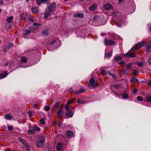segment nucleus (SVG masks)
<instances>
[{
  "instance_id": "13",
  "label": "nucleus",
  "mask_w": 151,
  "mask_h": 151,
  "mask_svg": "<svg viewBox=\"0 0 151 151\" xmlns=\"http://www.w3.org/2000/svg\"><path fill=\"white\" fill-rule=\"evenodd\" d=\"M31 33L30 30L26 29L24 31L23 36L24 37H27L28 35Z\"/></svg>"
},
{
  "instance_id": "64",
  "label": "nucleus",
  "mask_w": 151,
  "mask_h": 151,
  "mask_svg": "<svg viewBox=\"0 0 151 151\" xmlns=\"http://www.w3.org/2000/svg\"><path fill=\"white\" fill-rule=\"evenodd\" d=\"M33 25L34 26H37L39 25V24L37 23H34L33 24Z\"/></svg>"
},
{
  "instance_id": "54",
  "label": "nucleus",
  "mask_w": 151,
  "mask_h": 151,
  "mask_svg": "<svg viewBox=\"0 0 151 151\" xmlns=\"http://www.w3.org/2000/svg\"><path fill=\"white\" fill-rule=\"evenodd\" d=\"M121 72L123 74H125L127 72L126 71L125 69H123L121 71Z\"/></svg>"
},
{
  "instance_id": "46",
  "label": "nucleus",
  "mask_w": 151,
  "mask_h": 151,
  "mask_svg": "<svg viewBox=\"0 0 151 151\" xmlns=\"http://www.w3.org/2000/svg\"><path fill=\"white\" fill-rule=\"evenodd\" d=\"M60 102L59 101H58L56 102L54 106V107L56 108H58L59 107V104H60Z\"/></svg>"
},
{
  "instance_id": "58",
  "label": "nucleus",
  "mask_w": 151,
  "mask_h": 151,
  "mask_svg": "<svg viewBox=\"0 0 151 151\" xmlns=\"http://www.w3.org/2000/svg\"><path fill=\"white\" fill-rule=\"evenodd\" d=\"M49 0H42V3L45 4Z\"/></svg>"
},
{
  "instance_id": "35",
  "label": "nucleus",
  "mask_w": 151,
  "mask_h": 151,
  "mask_svg": "<svg viewBox=\"0 0 151 151\" xmlns=\"http://www.w3.org/2000/svg\"><path fill=\"white\" fill-rule=\"evenodd\" d=\"M94 81L95 79L94 77H92L91 78L89 81V83H90V85L92 83H93L94 82Z\"/></svg>"
},
{
  "instance_id": "60",
  "label": "nucleus",
  "mask_w": 151,
  "mask_h": 151,
  "mask_svg": "<svg viewBox=\"0 0 151 151\" xmlns=\"http://www.w3.org/2000/svg\"><path fill=\"white\" fill-rule=\"evenodd\" d=\"M133 92L135 94L137 92V90L136 89H135L133 90Z\"/></svg>"
},
{
  "instance_id": "63",
  "label": "nucleus",
  "mask_w": 151,
  "mask_h": 151,
  "mask_svg": "<svg viewBox=\"0 0 151 151\" xmlns=\"http://www.w3.org/2000/svg\"><path fill=\"white\" fill-rule=\"evenodd\" d=\"M148 63L151 65V58H150L149 60H148Z\"/></svg>"
},
{
  "instance_id": "3",
  "label": "nucleus",
  "mask_w": 151,
  "mask_h": 151,
  "mask_svg": "<svg viewBox=\"0 0 151 151\" xmlns=\"http://www.w3.org/2000/svg\"><path fill=\"white\" fill-rule=\"evenodd\" d=\"M135 50L134 49H132V48L130 51L124 55V56H128L129 58L135 57H136V54L132 52V51Z\"/></svg>"
},
{
  "instance_id": "8",
  "label": "nucleus",
  "mask_w": 151,
  "mask_h": 151,
  "mask_svg": "<svg viewBox=\"0 0 151 151\" xmlns=\"http://www.w3.org/2000/svg\"><path fill=\"white\" fill-rule=\"evenodd\" d=\"M56 3L55 2H53L51 3L50 5L49 6L48 9L52 11L55 10L56 8Z\"/></svg>"
},
{
  "instance_id": "31",
  "label": "nucleus",
  "mask_w": 151,
  "mask_h": 151,
  "mask_svg": "<svg viewBox=\"0 0 151 151\" xmlns=\"http://www.w3.org/2000/svg\"><path fill=\"white\" fill-rule=\"evenodd\" d=\"M99 85V83L96 82H94L91 85L93 87L95 88L97 86Z\"/></svg>"
},
{
  "instance_id": "34",
  "label": "nucleus",
  "mask_w": 151,
  "mask_h": 151,
  "mask_svg": "<svg viewBox=\"0 0 151 151\" xmlns=\"http://www.w3.org/2000/svg\"><path fill=\"white\" fill-rule=\"evenodd\" d=\"M34 131H39L40 130V128L38 126H35L34 127Z\"/></svg>"
},
{
  "instance_id": "55",
  "label": "nucleus",
  "mask_w": 151,
  "mask_h": 151,
  "mask_svg": "<svg viewBox=\"0 0 151 151\" xmlns=\"http://www.w3.org/2000/svg\"><path fill=\"white\" fill-rule=\"evenodd\" d=\"M13 45V43H9V45L8 47V48H10L12 47Z\"/></svg>"
},
{
  "instance_id": "18",
  "label": "nucleus",
  "mask_w": 151,
  "mask_h": 151,
  "mask_svg": "<svg viewBox=\"0 0 151 151\" xmlns=\"http://www.w3.org/2000/svg\"><path fill=\"white\" fill-rule=\"evenodd\" d=\"M100 19V17L98 15L95 16L93 18V22L99 21Z\"/></svg>"
},
{
  "instance_id": "32",
  "label": "nucleus",
  "mask_w": 151,
  "mask_h": 151,
  "mask_svg": "<svg viewBox=\"0 0 151 151\" xmlns=\"http://www.w3.org/2000/svg\"><path fill=\"white\" fill-rule=\"evenodd\" d=\"M7 72H6L4 73H3L2 74H1L2 76V78H4L5 77H6L8 75L7 74Z\"/></svg>"
},
{
  "instance_id": "5",
  "label": "nucleus",
  "mask_w": 151,
  "mask_h": 151,
  "mask_svg": "<svg viewBox=\"0 0 151 151\" xmlns=\"http://www.w3.org/2000/svg\"><path fill=\"white\" fill-rule=\"evenodd\" d=\"M104 43L106 45H113L114 44V42L112 40H107L106 39L104 40Z\"/></svg>"
},
{
  "instance_id": "61",
  "label": "nucleus",
  "mask_w": 151,
  "mask_h": 151,
  "mask_svg": "<svg viewBox=\"0 0 151 151\" xmlns=\"http://www.w3.org/2000/svg\"><path fill=\"white\" fill-rule=\"evenodd\" d=\"M113 73H111L109 71L107 72V74H109V76H111Z\"/></svg>"
},
{
  "instance_id": "27",
  "label": "nucleus",
  "mask_w": 151,
  "mask_h": 151,
  "mask_svg": "<svg viewBox=\"0 0 151 151\" xmlns=\"http://www.w3.org/2000/svg\"><path fill=\"white\" fill-rule=\"evenodd\" d=\"M21 62L24 63H26L27 62V60L26 57H22L21 59Z\"/></svg>"
},
{
  "instance_id": "10",
  "label": "nucleus",
  "mask_w": 151,
  "mask_h": 151,
  "mask_svg": "<svg viewBox=\"0 0 151 151\" xmlns=\"http://www.w3.org/2000/svg\"><path fill=\"white\" fill-rule=\"evenodd\" d=\"M57 147L58 151H60L63 149V145L62 143L58 142V143Z\"/></svg>"
},
{
  "instance_id": "37",
  "label": "nucleus",
  "mask_w": 151,
  "mask_h": 151,
  "mask_svg": "<svg viewBox=\"0 0 151 151\" xmlns=\"http://www.w3.org/2000/svg\"><path fill=\"white\" fill-rule=\"evenodd\" d=\"M146 100L148 102H151V96H147L146 97Z\"/></svg>"
},
{
  "instance_id": "22",
  "label": "nucleus",
  "mask_w": 151,
  "mask_h": 151,
  "mask_svg": "<svg viewBox=\"0 0 151 151\" xmlns=\"http://www.w3.org/2000/svg\"><path fill=\"white\" fill-rule=\"evenodd\" d=\"M25 143L23 145L25 147L27 151H29L30 148L29 145L27 142Z\"/></svg>"
},
{
  "instance_id": "43",
  "label": "nucleus",
  "mask_w": 151,
  "mask_h": 151,
  "mask_svg": "<svg viewBox=\"0 0 151 151\" xmlns=\"http://www.w3.org/2000/svg\"><path fill=\"white\" fill-rule=\"evenodd\" d=\"M50 109V107L49 106H47L45 107V110L46 111H49Z\"/></svg>"
},
{
  "instance_id": "51",
  "label": "nucleus",
  "mask_w": 151,
  "mask_h": 151,
  "mask_svg": "<svg viewBox=\"0 0 151 151\" xmlns=\"http://www.w3.org/2000/svg\"><path fill=\"white\" fill-rule=\"evenodd\" d=\"M69 91L72 94L76 93V91L74 92L72 88H71L69 89Z\"/></svg>"
},
{
  "instance_id": "6",
  "label": "nucleus",
  "mask_w": 151,
  "mask_h": 151,
  "mask_svg": "<svg viewBox=\"0 0 151 151\" xmlns=\"http://www.w3.org/2000/svg\"><path fill=\"white\" fill-rule=\"evenodd\" d=\"M52 12L48 8L47 9L44 14V17L45 19L49 17L50 16L51 12Z\"/></svg>"
},
{
  "instance_id": "16",
  "label": "nucleus",
  "mask_w": 151,
  "mask_h": 151,
  "mask_svg": "<svg viewBox=\"0 0 151 151\" xmlns=\"http://www.w3.org/2000/svg\"><path fill=\"white\" fill-rule=\"evenodd\" d=\"M73 132L71 131H67L66 133V137L68 138H70L73 136Z\"/></svg>"
},
{
  "instance_id": "17",
  "label": "nucleus",
  "mask_w": 151,
  "mask_h": 151,
  "mask_svg": "<svg viewBox=\"0 0 151 151\" xmlns=\"http://www.w3.org/2000/svg\"><path fill=\"white\" fill-rule=\"evenodd\" d=\"M27 14L24 13L20 15V17L22 20H24L27 18Z\"/></svg>"
},
{
  "instance_id": "59",
  "label": "nucleus",
  "mask_w": 151,
  "mask_h": 151,
  "mask_svg": "<svg viewBox=\"0 0 151 151\" xmlns=\"http://www.w3.org/2000/svg\"><path fill=\"white\" fill-rule=\"evenodd\" d=\"M28 116L29 117H31L32 116V114L30 112H28Z\"/></svg>"
},
{
  "instance_id": "56",
  "label": "nucleus",
  "mask_w": 151,
  "mask_h": 151,
  "mask_svg": "<svg viewBox=\"0 0 151 151\" xmlns=\"http://www.w3.org/2000/svg\"><path fill=\"white\" fill-rule=\"evenodd\" d=\"M38 106V105L37 104H33L32 105V106L34 108H36Z\"/></svg>"
},
{
  "instance_id": "23",
  "label": "nucleus",
  "mask_w": 151,
  "mask_h": 151,
  "mask_svg": "<svg viewBox=\"0 0 151 151\" xmlns=\"http://www.w3.org/2000/svg\"><path fill=\"white\" fill-rule=\"evenodd\" d=\"M146 51L147 52H151V44H150L147 45Z\"/></svg>"
},
{
  "instance_id": "48",
  "label": "nucleus",
  "mask_w": 151,
  "mask_h": 151,
  "mask_svg": "<svg viewBox=\"0 0 151 151\" xmlns=\"http://www.w3.org/2000/svg\"><path fill=\"white\" fill-rule=\"evenodd\" d=\"M8 129L10 131H12L14 129V127L11 126H8Z\"/></svg>"
},
{
  "instance_id": "29",
  "label": "nucleus",
  "mask_w": 151,
  "mask_h": 151,
  "mask_svg": "<svg viewBox=\"0 0 151 151\" xmlns=\"http://www.w3.org/2000/svg\"><path fill=\"white\" fill-rule=\"evenodd\" d=\"M31 11L32 13H35L37 12L38 11L36 7H33L31 9Z\"/></svg>"
},
{
  "instance_id": "7",
  "label": "nucleus",
  "mask_w": 151,
  "mask_h": 151,
  "mask_svg": "<svg viewBox=\"0 0 151 151\" xmlns=\"http://www.w3.org/2000/svg\"><path fill=\"white\" fill-rule=\"evenodd\" d=\"M112 7V6L110 4L106 3L103 6L104 9L106 10H111Z\"/></svg>"
},
{
  "instance_id": "36",
  "label": "nucleus",
  "mask_w": 151,
  "mask_h": 151,
  "mask_svg": "<svg viewBox=\"0 0 151 151\" xmlns=\"http://www.w3.org/2000/svg\"><path fill=\"white\" fill-rule=\"evenodd\" d=\"M57 41H58V40L56 39L52 40V41L50 42V44L51 45L56 44L57 43L56 42Z\"/></svg>"
},
{
  "instance_id": "40",
  "label": "nucleus",
  "mask_w": 151,
  "mask_h": 151,
  "mask_svg": "<svg viewBox=\"0 0 151 151\" xmlns=\"http://www.w3.org/2000/svg\"><path fill=\"white\" fill-rule=\"evenodd\" d=\"M122 59V58L120 56H117V57H116L115 59V61H117L119 60H121Z\"/></svg>"
},
{
  "instance_id": "49",
  "label": "nucleus",
  "mask_w": 151,
  "mask_h": 151,
  "mask_svg": "<svg viewBox=\"0 0 151 151\" xmlns=\"http://www.w3.org/2000/svg\"><path fill=\"white\" fill-rule=\"evenodd\" d=\"M111 76H112V78L114 79H116L117 77V75L114 73H112Z\"/></svg>"
},
{
  "instance_id": "24",
  "label": "nucleus",
  "mask_w": 151,
  "mask_h": 151,
  "mask_svg": "<svg viewBox=\"0 0 151 151\" xmlns=\"http://www.w3.org/2000/svg\"><path fill=\"white\" fill-rule=\"evenodd\" d=\"M12 65H13V63H12L9 62H8V63L5 64L4 65V66H7L9 65L10 67L9 68V70H10L12 69V68L11 67V66H12Z\"/></svg>"
},
{
  "instance_id": "2",
  "label": "nucleus",
  "mask_w": 151,
  "mask_h": 151,
  "mask_svg": "<svg viewBox=\"0 0 151 151\" xmlns=\"http://www.w3.org/2000/svg\"><path fill=\"white\" fill-rule=\"evenodd\" d=\"M145 42L142 41L139 42L137 44H136V46L132 48V49H134L135 50H138L140 49L142 46L145 45Z\"/></svg>"
},
{
  "instance_id": "39",
  "label": "nucleus",
  "mask_w": 151,
  "mask_h": 151,
  "mask_svg": "<svg viewBox=\"0 0 151 151\" xmlns=\"http://www.w3.org/2000/svg\"><path fill=\"white\" fill-rule=\"evenodd\" d=\"M101 73L102 74L103 76H104L107 74V72L104 70H101Z\"/></svg>"
},
{
  "instance_id": "53",
  "label": "nucleus",
  "mask_w": 151,
  "mask_h": 151,
  "mask_svg": "<svg viewBox=\"0 0 151 151\" xmlns=\"http://www.w3.org/2000/svg\"><path fill=\"white\" fill-rule=\"evenodd\" d=\"M125 64V63L124 61H121L119 63V64L120 65H122Z\"/></svg>"
},
{
  "instance_id": "28",
  "label": "nucleus",
  "mask_w": 151,
  "mask_h": 151,
  "mask_svg": "<svg viewBox=\"0 0 151 151\" xmlns=\"http://www.w3.org/2000/svg\"><path fill=\"white\" fill-rule=\"evenodd\" d=\"M75 100V98L72 99L71 100H69L68 101L67 104H71L74 102Z\"/></svg>"
},
{
  "instance_id": "50",
  "label": "nucleus",
  "mask_w": 151,
  "mask_h": 151,
  "mask_svg": "<svg viewBox=\"0 0 151 151\" xmlns=\"http://www.w3.org/2000/svg\"><path fill=\"white\" fill-rule=\"evenodd\" d=\"M36 1L37 4L38 5H40L42 3V0H36Z\"/></svg>"
},
{
  "instance_id": "57",
  "label": "nucleus",
  "mask_w": 151,
  "mask_h": 151,
  "mask_svg": "<svg viewBox=\"0 0 151 151\" xmlns=\"http://www.w3.org/2000/svg\"><path fill=\"white\" fill-rule=\"evenodd\" d=\"M115 24L116 25L119 27H121V24H119L118 22H116Z\"/></svg>"
},
{
  "instance_id": "38",
  "label": "nucleus",
  "mask_w": 151,
  "mask_h": 151,
  "mask_svg": "<svg viewBox=\"0 0 151 151\" xmlns=\"http://www.w3.org/2000/svg\"><path fill=\"white\" fill-rule=\"evenodd\" d=\"M122 98L124 99H127L129 97L127 93H124L122 96Z\"/></svg>"
},
{
  "instance_id": "62",
  "label": "nucleus",
  "mask_w": 151,
  "mask_h": 151,
  "mask_svg": "<svg viewBox=\"0 0 151 151\" xmlns=\"http://www.w3.org/2000/svg\"><path fill=\"white\" fill-rule=\"evenodd\" d=\"M111 92H112L113 93H114L115 95H118V94L117 93L114 91H111Z\"/></svg>"
},
{
  "instance_id": "11",
  "label": "nucleus",
  "mask_w": 151,
  "mask_h": 151,
  "mask_svg": "<svg viewBox=\"0 0 151 151\" xmlns=\"http://www.w3.org/2000/svg\"><path fill=\"white\" fill-rule=\"evenodd\" d=\"M50 32V30L48 28L43 29L42 31V33L43 35H47Z\"/></svg>"
},
{
  "instance_id": "21",
  "label": "nucleus",
  "mask_w": 151,
  "mask_h": 151,
  "mask_svg": "<svg viewBox=\"0 0 151 151\" xmlns=\"http://www.w3.org/2000/svg\"><path fill=\"white\" fill-rule=\"evenodd\" d=\"M139 80L138 79L135 78L134 77L132 78L130 80V82L132 83H134L135 82H138Z\"/></svg>"
},
{
  "instance_id": "33",
  "label": "nucleus",
  "mask_w": 151,
  "mask_h": 151,
  "mask_svg": "<svg viewBox=\"0 0 151 151\" xmlns=\"http://www.w3.org/2000/svg\"><path fill=\"white\" fill-rule=\"evenodd\" d=\"M18 140L21 142L22 143L23 145L26 142L21 138L19 137L18 138Z\"/></svg>"
},
{
  "instance_id": "47",
  "label": "nucleus",
  "mask_w": 151,
  "mask_h": 151,
  "mask_svg": "<svg viewBox=\"0 0 151 151\" xmlns=\"http://www.w3.org/2000/svg\"><path fill=\"white\" fill-rule=\"evenodd\" d=\"M70 107V105L69 104H67L65 106V110L68 111L69 110V109Z\"/></svg>"
},
{
  "instance_id": "25",
  "label": "nucleus",
  "mask_w": 151,
  "mask_h": 151,
  "mask_svg": "<svg viewBox=\"0 0 151 151\" xmlns=\"http://www.w3.org/2000/svg\"><path fill=\"white\" fill-rule=\"evenodd\" d=\"M85 90L84 89H80L79 91H76V94H79L83 93V92H85Z\"/></svg>"
},
{
  "instance_id": "9",
  "label": "nucleus",
  "mask_w": 151,
  "mask_h": 151,
  "mask_svg": "<svg viewBox=\"0 0 151 151\" xmlns=\"http://www.w3.org/2000/svg\"><path fill=\"white\" fill-rule=\"evenodd\" d=\"M97 7V5L96 4H93L92 6H89L88 9L89 10L91 11H94Z\"/></svg>"
},
{
  "instance_id": "44",
  "label": "nucleus",
  "mask_w": 151,
  "mask_h": 151,
  "mask_svg": "<svg viewBox=\"0 0 151 151\" xmlns=\"http://www.w3.org/2000/svg\"><path fill=\"white\" fill-rule=\"evenodd\" d=\"M85 102L80 99H78V103L80 104H83Z\"/></svg>"
},
{
  "instance_id": "19",
  "label": "nucleus",
  "mask_w": 151,
  "mask_h": 151,
  "mask_svg": "<svg viewBox=\"0 0 151 151\" xmlns=\"http://www.w3.org/2000/svg\"><path fill=\"white\" fill-rule=\"evenodd\" d=\"M135 64H137L138 66L139 67H144L145 65V62L139 63H136Z\"/></svg>"
},
{
  "instance_id": "20",
  "label": "nucleus",
  "mask_w": 151,
  "mask_h": 151,
  "mask_svg": "<svg viewBox=\"0 0 151 151\" xmlns=\"http://www.w3.org/2000/svg\"><path fill=\"white\" fill-rule=\"evenodd\" d=\"M5 117L8 120H11L12 118V116L11 114H7L5 115Z\"/></svg>"
},
{
  "instance_id": "26",
  "label": "nucleus",
  "mask_w": 151,
  "mask_h": 151,
  "mask_svg": "<svg viewBox=\"0 0 151 151\" xmlns=\"http://www.w3.org/2000/svg\"><path fill=\"white\" fill-rule=\"evenodd\" d=\"M13 18L14 17L13 16L10 17L6 19V20L8 22L10 23L12 21Z\"/></svg>"
},
{
  "instance_id": "1",
  "label": "nucleus",
  "mask_w": 151,
  "mask_h": 151,
  "mask_svg": "<svg viewBox=\"0 0 151 151\" xmlns=\"http://www.w3.org/2000/svg\"><path fill=\"white\" fill-rule=\"evenodd\" d=\"M37 140L36 142V146L38 148L42 147L45 141V137L43 136H40L38 137Z\"/></svg>"
},
{
  "instance_id": "4",
  "label": "nucleus",
  "mask_w": 151,
  "mask_h": 151,
  "mask_svg": "<svg viewBox=\"0 0 151 151\" xmlns=\"http://www.w3.org/2000/svg\"><path fill=\"white\" fill-rule=\"evenodd\" d=\"M64 114L63 109L62 108H60L57 114L58 117L59 118H62L63 117Z\"/></svg>"
},
{
  "instance_id": "30",
  "label": "nucleus",
  "mask_w": 151,
  "mask_h": 151,
  "mask_svg": "<svg viewBox=\"0 0 151 151\" xmlns=\"http://www.w3.org/2000/svg\"><path fill=\"white\" fill-rule=\"evenodd\" d=\"M111 55V54L109 52H108L105 54V57L107 58H109Z\"/></svg>"
},
{
  "instance_id": "45",
  "label": "nucleus",
  "mask_w": 151,
  "mask_h": 151,
  "mask_svg": "<svg viewBox=\"0 0 151 151\" xmlns=\"http://www.w3.org/2000/svg\"><path fill=\"white\" fill-rule=\"evenodd\" d=\"M137 99L139 101H142L143 100V98L140 96H138L137 97Z\"/></svg>"
},
{
  "instance_id": "52",
  "label": "nucleus",
  "mask_w": 151,
  "mask_h": 151,
  "mask_svg": "<svg viewBox=\"0 0 151 151\" xmlns=\"http://www.w3.org/2000/svg\"><path fill=\"white\" fill-rule=\"evenodd\" d=\"M133 74H134L135 75H137L138 74V73L136 70H133Z\"/></svg>"
},
{
  "instance_id": "15",
  "label": "nucleus",
  "mask_w": 151,
  "mask_h": 151,
  "mask_svg": "<svg viewBox=\"0 0 151 151\" xmlns=\"http://www.w3.org/2000/svg\"><path fill=\"white\" fill-rule=\"evenodd\" d=\"M73 16L75 17H79L80 18H82L83 17V14L82 13L79 12L74 14Z\"/></svg>"
},
{
  "instance_id": "12",
  "label": "nucleus",
  "mask_w": 151,
  "mask_h": 151,
  "mask_svg": "<svg viewBox=\"0 0 151 151\" xmlns=\"http://www.w3.org/2000/svg\"><path fill=\"white\" fill-rule=\"evenodd\" d=\"M133 63H129L126 66V69L127 70H130L132 69Z\"/></svg>"
},
{
  "instance_id": "41",
  "label": "nucleus",
  "mask_w": 151,
  "mask_h": 151,
  "mask_svg": "<svg viewBox=\"0 0 151 151\" xmlns=\"http://www.w3.org/2000/svg\"><path fill=\"white\" fill-rule=\"evenodd\" d=\"M40 124H41L43 125H44L45 124V119L44 118H42V119H41L40 120Z\"/></svg>"
},
{
  "instance_id": "42",
  "label": "nucleus",
  "mask_w": 151,
  "mask_h": 151,
  "mask_svg": "<svg viewBox=\"0 0 151 151\" xmlns=\"http://www.w3.org/2000/svg\"><path fill=\"white\" fill-rule=\"evenodd\" d=\"M28 132L30 134H33L35 133V131L34 130L29 129L28 131Z\"/></svg>"
},
{
  "instance_id": "14",
  "label": "nucleus",
  "mask_w": 151,
  "mask_h": 151,
  "mask_svg": "<svg viewBox=\"0 0 151 151\" xmlns=\"http://www.w3.org/2000/svg\"><path fill=\"white\" fill-rule=\"evenodd\" d=\"M65 114L69 117H71L73 116V113L70 110L67 111L65 112Z\"/></svg>"
}]
</instances>
